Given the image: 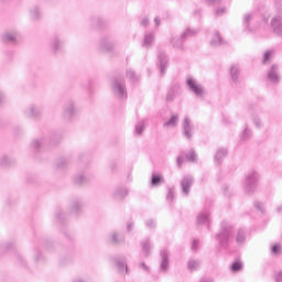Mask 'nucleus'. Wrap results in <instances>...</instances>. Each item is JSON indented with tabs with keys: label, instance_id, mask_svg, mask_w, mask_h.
I'll use <instances>...</instances> for the list:
<instances>
[{
	"label": "nucleus",
	"instance_id": "20e7f679",
	"mask_svg": "<svg viewBox=\"0 0 282 282\" xmlns=\"http://www.w3.org/2000/svg\"><path fill=\"white\" fill-rule=\"evenodd\" d=\"M187 85L196 96H202L204 94V88H202L199 84L195 83V79H187Z\"/></svg>",
	"mask_w": 282,
	"mask_h": 282
},
{
	"label": "nucleus",
	"instance_id": "ddd939ff",
	"mask_svg": "<svg viewBox=\"0 0 282 282\" xmlns=\"http://www.w3.org/2000/svg\"><path fill=\"white\" fill-rule=\"evenodd\" d=\"M161 182H162V176L160 175L152 176V181H151L152 186H158V184H160Z\"/></svg>",
	"mask_w": 282,
	"mask_h": 282
},
{
	"label": "nucleus",
	"instance_id": "393cba45",
	"mask_svg": "<svg viewBox=\"0 0 282 282\" xmlns=\"http://www.w3.org/2000/svg\"><path fill=\"white\" fill-rule=\"evenodd\" d=\"M61 215H63V212H58V213L56 214V219H61Z\"/></svg>",
	"mask_w": 282,
	"mask_h": 282
},
{
	"label": "nucleus",
	"instance_id": "5701e85b",
	"mask_svg": "<svg viewBox=\"0 0 282 282\" xmlns=\"http://www.w3.org/2000/svg\"><path fill=\"white\" fill-rule=\"evenodd\" d=\"M142 248H143L144 252H149V243H147V242L142 243Z\"/></svg>",
	"mask_w": 282,
	"mask_h": 282
},
{
	"label": "nucleus",
	"instance_id": "dca6fc26",
	"mask_svg": "<svg viewBox=\"0 0 282 282\" xmlns=\"http://www.w3.org/2000/svg\"><path fill=\"white\" fill-rule=\"evenodd\" d=\"M99 50H100V52L107 51V40H101V42L99 44Z\"/></svg>",
	"mask_w": 282,
	"mask_h": 282
},
{
	"label": "nucleus",
	"instance_id": "a878e982",
	"mask_svg": "<svg viewBox=\"0 0 282 282\" xmlns=\"http://www.w3.org/2000/svg\"><path fill=\"white\" fill-rule=\"evenodd\" d=\"M182 162H183V161H182V158H178V159H177V164H178V166H182Z\"/></svg>",
	"mask_w": 282,
	"mask_h": 282
},
{
	"label": "nucleus",
	"instance_id": "412c9836",
	"mask_svg": "<svg viewBox=\"0 0 282 282\" xmlns=\"http://www.w3.org/2000/svg\"><path fill=\"white\" fill-rule=\"evenodd\" d=\"M269 78L270 80H276L278 79L276 73L274 72L269 73Z\"/></svg>",
	"mask_w": 282,
	"mask_h": 282
},
{
	"label": "nucleus",
	"instance_id": "6e6552de",
	"mask_svg": "<svg viewBox=\"0 0 282 282\" xmlns=\"http://www.w3.org/2000/svg\"><path fill=\"white\" fill-rule=\"evenodd\" d=\"M61 40H58L56 36L53 37L52 42H51V47L53 50V52H58V50H61Z\"/></svg>",
	"mask_w": 282,
	"mask_h": 282
},
{
	"label": "nucleus",
	"instance_id": "f3484780",
	"mask_svg": "<svg viewBox=\"0 0 282 282\" xmlns=\"http://www.w3.org/2000/svg\"><path fill=\"white\" fill-rule=\"evenodd\" d=\"M32 149H41V141L39 140H33V142L31 143Z\"/></svg>",
	"mask_w": 282,
	"mask_h": 282
},
{
	"label": "nucleus",
	"instance_id": "f257e3e1",
	"mask_svg": "<svg viewBox=\"0 0 282 282\" xmlns=\"http://www.w3.org/2000/svg\"><path fill=\"white\" fill-rule=\"evenodd\" d=\"M43 108L41 106L31 105L24 110L26 118H41Z\"/></svg>",
	"mask_w": 282,
	"mask_h": 282
},
{
	"label": "nucleus",
	"instance_id": "2eb2a0df",
	"mask_svg": "<svg viewBox=\"0 0 282 282\" xmlns=\"http://www.w3.org/2000/svg\"><path fill=\"white\" fill-rule=\"evenodd\" d=\"M174 124H177V117L173 116L170 121L165 123L166 127H173Z\"/></svg>",
	"mask_w": 282,
	"mask_h": 282
},
{
	"label": "nucleus",
	"instance_id": "2f4dec72",
	"mask_svg": "<svg viewBox=\"0 0 282 282\" xmlns=\"http://www.w3.org/2000/svg\"><path fill=\"white\" fill-rule=\"evenodd\" d=\"M2 1H8V0H2Z\"/></svg>",
	"mask_w": 282,
	"mask_h": 282
},
{
	"label": "nucleus",
	"instance_id": "f8f14e48",
	"mask_svg": "<svg viewBox=\"0 0 282 282\" xmlns=\"http://www.w3.org/2000/svg\"><path fill=\"white\" fill-rule=\"evenodd\" d=\"M72 212L75 213V215H78V213H80V203L79 202L72 203Z\"/></svg>",
	"mask_w": 282,
	"mask_h": 282
},
{
	"label": "nucleus",
	"instance_id": "f03ea898",
	"mask_svg": "<svg viewBox=\"0 0 282 282\" xmlns=\"http://www.w3.org/2000/svg\"><path fill=\"white\" fill-rule=\"evenodd\" d=\"M74 113H76V105L74 101L66 102L64 106L63 118H65V120H70L74 118Z\"/></svg>",
	"mask_w": 282,
	"mask_h": 282
},
{
	"label": "nucleus",
	"instance_id": "c756f323",
	"mask_svg": "<svg viewBox=\"0 0 282 282\" xmlns=\"http://www.w3.org/2000/svg\"><path fill=\"white\" fill-rule=\"evenodd\" d=\"M139 133H142V128L140 129Z\"/></svg>",
	"mask_w": 282,
	"mask_h": 282
},
{
	"label": "nucleus",
	"instance_id": "6ab92c4d",
	"mask_svg": "<svg viewBox=\"0 0 282 282\" xmlns=\"http://www.w3.org/2000/svg\"><path fill=\"white\" fill-rule=\"evenodd\" d=\"M187 160L189 162H195V152L191 151L188 154H187Z\"/></svg>",
	"mask_w": 282,
	"mask_h": 282
},
{
	"label": "nucleus",
	"instance_id": "cd10ccee",
	"mask_svg": "<svg viewBox=\"0 0 282 282\" xmlns=\"http://www.w3.org/2000/svg\"><path fill=\"white\" fill-rule=\"evenodd\" d=\"M119 91H120V94H124V88L119 87Z\"/></svg>",
	"mask_w": 282,
	"mask_h": 282
},
{
	"label": "nucleus",
	"instance_id": "39448f33",
	"mask_svg": "<svg viewBox=\"0 0 282 282\" xmlns=\"http://www.w3.org/2000/svg\"><path fill=\"white\" fill-rule=\"evenodd\" d=\"M89 180L90 178L88 176L79 174L74 178V183L78 184L79 186H83L84 184H88Z\"/></svg>",
	"mask_w": 282,
	"mask_h": 282
},
{
	"label": "nucleus",
	"instance_id": "7ed1b4c3",
	"mask_svg": "<svg viewBox=\"0 0 282 282\" xmlns=\"http://www.w3.org/2000/svg\"><path fill=\"white\" fill-rule=\"evenodd\" d=\"M17 39H19L17 32H7L1 36L2 43H9L10 45L17 44Z\"/></svg>",
	"mask_w": 282,
	"mask_h": 282
},
{
	"label": "nucleus",
	"instance_id": "7c9ffc66",
	"mask_svg": "<svg viewBox=\"0 0 282 282\" xmlns=\"http://www.w3.org/2000/svg\"><path fill=\"white\" fill-rule=\"evenodd\" d=\"M121 265V268H124V264H120Z\"/></svg>",
	"mask_w": 282,
	"mask_h": 282
},
{
	"label": "nucleus",
	"instance_id": "423d86ee",
	"mask_svg": "<svg viewBox=\"0 0 282 282\" xmlns=\"http://www.w3.org/2000/svg\"><path fill=\"white\" fill-rule=\"evenodd\" d=\"M11 164H14V160L9 159L8 155H3L0 159V166L8 167L11 166Z\"/></svg>",
	"mask_w": 282,
	"mask_h": 282
},
{
	"label": "nucleus",
	"instance_id": "4468645a",
	"mask_svg": "<svg viewBox=\"0 0 282 282\" xmlns=\"http://www.w3.org/2000/svg\"><path fill=\"white\" fill-rule=\"evenodd\" d=\"M243 268V265L241 264V262H234L231 265V270L234 272H239V270H241Z\"/></svg>",
	"mask_w": 282,
	"mask_h": 282
},
{
	"label": "nucleus",
	"instance_id": "c85d7f7f",
	"mask_svg": "<svg viewBox=\"0 0 282 282\" xmlns=\"http://www.w3.org/2000/svg\"><path fill=\"white\" fill-rule=\"evenodd\" d=\"M74 282H85V281H83V280H80V279H77V280H75Z\"/></svg>",
	"mask_w": 282,
	"mask_h": 282
},
{
	"label": "nucleus",
	"instance_id": "1a4fd4ad",
	"mask_svg": "<svg viewBox=\"0 0 282 282\" xmlns=\"http://www.w3.org/2000/svg\"><path fill=\"white\" fill-rule=\"evenodd\" d=\"M93 23H94V25H96V28L98 30H100V28L105 26V19H102L100 17H95V18H93Z\"/></svg>",
	"mask_w": 282,
	"mask_h": 282
},
{
	"label": "nucleus",
	"instance_id": "9d476101",
	"mask_svg": "<svg viewBox=\"0 0 282 282\" xmlns=\"http://www.w3.org/2000/svg\"><path fill=\"white\" fill-rule=\"evenodd\" d=\"M56 169H65L67 166V160L65 158L57 159L55 161Z\"/></svg>",
	"mask_w": 282,
	"mask_h": 282
},
{
	"label": "nucleus",
	"instance_id": "bb28decb",
	"mask_svg": "<svg viewBox=\"0 0 282 282\" xmlns=\"http://www.w3.org/2000/svg\"><path fill=\"white\" fill-rule=\"evenodd\" d=\"M264 58L268 61V58H270V53L264 54Z\"/></svg>",
	"mask_w": 282,
	"mask_h": 282
},
{
	"label": "nucleus",
	"instance_id": "0eeeda50",
	"mask_svg": "<svg viewBox=\"0 0 282 282\" xmlns=\"http://www.w3.org/2000/svg\"><path fill=\"white\" fill-rule=\"evenodd\" d=\"M30 12H31V19H33V21L41 19V10L39 9V7H33L30 10Z\"/></svg>",
	"mask_w": 282,
	"mask_h": 282
},
{
	"label": "nucleus",
	"instance_id": "b1692460",
	"mask_svg": "<svg viewBox=\"0 0 282 282\" xmlns=\"http://www.w3.org/2000/svg\"><path fill=\"white\" fill-rule=\"evenodd\" d=\"M111 239H112L113 243H118V241H119L118 235H112Z\"/></svg>",
	"mask_w": 282,
	"mask_h": 282
},
{
	"label": "nucleus",
	"instance_id": "9b49d317",
	"mask_svg": "<svg viewBox=\"0 0 282 282\" xmlns=\"http://www.w3.org/2000/svg\"><path fill=\"white\" fill-rule=\"evenodd\" d=\"M191 185H192V183L188 180H185L182 183L183 191H184V193H186V195H188V193H191Z\"/></svg>",
	"mask_w": 282,
	"mask_h": 282
},
{
	"label": "nucleus",
	"instance_id": "4be33fe9",
	"mask_svg": "<svg viewBox=\"0 0 282 282\" xmlns=\"http://www.w3.org/2000/svg\"><path fill=\"white\" fill-rule=\"evenodd\" d=\"M6 102V95L3 93H0V105H3Z\"/></svg>",
	"mask_w": 282,
	"mask_h": 282
},
{
	"label": "nucleus",
	"instance_id": "a211bd4d",
	"mask_svg": "<svg viewBox=\"0 0 282 282\" xmlns=\"http://www.w3.org/2000/svg\"><path fill=\"white\" fill-rule=\"evenodd\" d=\"M281 252V247L279 245H275L272 247V253L273 254H279Z\"/></svg>",
	"mask_w": 282,
	"mask_h": 282
},
{
	"label": "nucleus",
	"instance_id": "aec40b11",
	"mask_svg": "<svg viewBox=\"0 0 282 282\" xmlns=\"http://www.w3.org/2000/svg\"><path fill=\"white\" fill-rule=\"evenodd\" d=\"M188 268H189V270H197V262H195V261H189Z\"/></svg>",
	"mask_w": 282,
	"mask_h": 282
}]
</instances>
